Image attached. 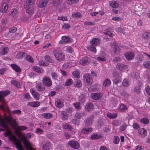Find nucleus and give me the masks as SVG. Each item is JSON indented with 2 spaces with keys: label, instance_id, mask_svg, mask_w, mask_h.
I'll list each match as a JSON object with an SVG mask.
<instances>
[{
  "label": "nucleus",
  "instance_id": "obj_1",
  "mask_svg": "<svg viewBox=\"0 0 150 150\" xmlns=\"http://www.w3.org/2000/svg\"><path fill=\"white\" fill-rule=\"evenodd\" d=\"M10 93V91L8 90L3 91H0V101L1 103V105H0V109L4 110L7 108L6 103L5 101L4 98L6 96Z\"/></svg>",
  "mask_w": 150,
  "mask_h": 150
},
{
  "label": "nucleus",
  "instance_id": "obj_2",
  "mask_svg": "<svg viewBox=\"0 0 150 150\" xmlns=\"http://www.w3.org/2000/svg\"><path fill=\"white\" fill-rule=\"evenodd\" d=\"M8 139L10 141L13 142L14 144L16 145V148L18 150H24L20 139H17L16 136L11 134Z\"/></svg>",
  "mask_w": 150,
  "mask_h": 150
},
{
  "label": "nucleus",
  "instance_id": "obj_3",
  "mask_svg": "<svg viewBox=\"0 0 150 150\" xmlns=\"http://www.w3.org/2000/svg\"><path fill=\"white\" fill-rule=\"evenodd\" d=\"M53 54L56 59L58 61H62L65 59V55L64 51L60 49L54 50Z\"/></svg>",
  "mask_w": 150,
  "mask_h": 150
},
{
  "label": "nucleus",
  "instance_id": "obj_4",
  "mask_svg": "<svg viewBox=\"0 0 150 150\" xmlns=\"http://www.w3.org/2000/svg\"><path fill=\"white\" fill-rule=\"evenodd\" d=\"M14 120L13 119V118L11 116L6 117L5 118H1V115L0 116V125L3 128H7L8 127L7 123L8 124L10 125L12 124V122Z\"/></svg>",
  "mask_w": 150,
  "mask_h": 150
},
{
  "label": "nucleus",
  "instance_id": "obj_5",
  "mask_svg": "<svg viewBox=\"0 0 150 150\" xmlns=\"http://www.w3.org/2000/svg\"><path fill=\"white\" fill-rule=\"evenodd\" d=\"M23 143L25 145L26 149L27 150H35V149L32 147L30 144L27 140V137L25 134L22 133V135L20 137Z\"/></svg>",
  "mask_w": 150,
  "mask_h": 150
},
{
  "label": "nucleus",
  "instance_id": "obj_6",
  "mask_svg": "<svg viewBox=\"0 0 150 150\" xmlns=\"http://www.w3.org/2000/svg\"><path fill=\"white\" fill-rule=\"evenodd\" d=\"M42 82L44 86L50 87L52 85V80L49 77L45 76L42 80Z\"/></svg>",
  "mask_w": 150,
  "mask_h": 150
},
{
  "label": "nucleus",
  "instance_id": "obj_7",
  "mask_svg": "<svg viewBox=\"0 0 150 150\" xmlns=\"http://www.w3.org/2000/svg\"><path fill=\"white\" fill-rule=\"evenodd\" d=\"M27 129V127L24 126H18L16 129L15 130L14 133L15 134L18 136V137H20L22 133L20 131H23Z\"/></svg>",
  "mask_w": 150,
  "mask_h": 150
},
{
  "label": "nucleus",
  "instance_id": "obj_8",
  "mask_svg": "<svg viewBox=\"0 0 150 150\" xmlns=\"http://www.w3.org/2000/svg\"><path fill=\"white\" fill-rule=\"evenodd\" d=\"M83 77L84 80L87 85H91L92 84L93 81V79L89 74H86Z\"/></svg>",
  "mask_w": 150,
  "mask_h": 150
},
{
  "label": "nucleus",
  "instance_id": "obj_9",
  "mask_svg": "<svg viewBox=\"0 0 150 150\" xmlns=\"http://www.w3.org/2000/svg\"><path fill=\"white\" fill-rule=\"evenodd\" d=\"M91 45L92 46H99L100 43V40L99 38H93L90 41Z\"/></svg>",
  "mask_w": 150,
  "mask_h": 150
},
{
  "label": "nucleus",
  "instance_id": "obj_10",
  "mask_svg": "<svg viewBox=\"0 0 150 150\" xmlns=\"http://www.w3.org/2000/svg\"><path fill=\"white\" fill-rule=\"evenodd\" d=\"M69 145L72 148L77 149L79 147V144L77 141L74 140H71L68 143Z\"/></svg>",
  "mask_w": 150,
  "mask_h": 150
},
{
  "label": "nucleus",
  "instance_id": "obj_11",
  "mask_svg": "<svg viewBox=\"0 0 150 150\" xmlns=\"http://www.w3.org/2000/svg\"><path fill=\"white\" fill-rule=\"evenodd\" d=\"M125 56L126 59L130 60L134 58L135 54L134 52H128L125 54Z\"/></svg>",
  "mask_w": 150,
  "mask_h": 150
},
{
  "label": "nucleus",
  "instance_id": "obj_12",
  "mask_svg": "<svg viewBox=\"0 0 150 150\" xmlns=\"http://www.w3.org/2000/svg\"><path fill=\"white\" fill-rule=\"evenodd\" d=\"M103 96V94L101 93H92L91 96L92 98L95 100L100 99Z\"/></svg>",
  "mask_w": 150,
  "mask_h": 150
},
{
  "label": "nucleus",
  "instance_id": "obj_13",
  "mask_svg": "<svg viewBox=\"0 0 150 150\" xmlns=\"http://www.w3.org/2000/svg\"><path fill=\"white\" fill-rule=\"evenodd\" d=\"M142 85V83L141 81H139L137 83V85L134 88V91L137 94L141 92V87Z\"/></svg>",
  "mask_w": 150,
  "mask_h": 150
},
{
  "label": "nucleus",
  "instance_id": "obj_14",
  "mask_svg": "<svg viewBox=\"0 0 150 150\" xmlns=\"http://www.w3.org/2000/svg\"><path fill=\"white\" fill-rule=\"evenodd\" d=\"M35 87L39 91H43L45 89V86L41 82H38L36 83Z\"/></svg>",
  "mask_w": 150,
  "mask_h": 150
},
{
  "label": "nucleus",
  "instance_id": "obj_15",
  "mask_svg": "<svg viewBox=\"0 0 150 150\" xmlns=\"http://www.w3.org/2000/svg\"><path fill=\"white\" fill-rule=\"evenodd\" d=\"M30 91L33 97L36 100L39 99L40 95L38 93L36 92L34 89L31 88L30 89Z\"/></svg>",
  "mask_w": 150,
  "mask_h": 150
},
{
  "label": "nucleus",
  "instance_id": "obj_16",
  "mask_svg": "<svg viewBox=\"0 0 150 150\" xmlns=\"http://www.w3.org/2000/svg\"><path fill=\"white\" fill-rule=\"evenodd\" d=\"M9 51V48L7 46H2L0 47V54L1 55L6 54Z\"/></svg>",
  "mask_w": 150,
  "mask_h": 150
},
{
  "label": "nucleus",
  "instance_id": "obj_17",
  "mask_svg": "<svg viewBox=\"0 0 150 150\" xmlns=\"http://www.w3.org/2000/svg\"><path fill=\"white\" fill-rule=\"evenodd\" d=\"M70 42V38L68 36H64L61 38V40L59 41V44H64Z\"/></svg>",
  "mask_w": 150,
  "mask_h": 150
},
{
  "label": "nucleus",
  "instance_id": "obj_18",
  "mask_svg": "<svg viewBox=\"0 0 150 150\" xmlns=\"http://www.w3.org/2000/svg\"><path fill=\"white\" fill-rule=\"evenodd\" d=\"M138 133L140 137H144L146 135L147 131L144 128H141L138 130Z\"/></svg>",
  "mask_w": 150,
  "mask_h": 150
},
{
  "label": "nucleus",
  "instance_id": "obj_19",
  "mask_svg": "<svg viewBox=\"0 0 150 150\" xmlns=\"http://www.w3.org/2000/svg\"><path fill=\"white\" fill-rule=\"evenodd\" d=\"M1 6V8L0 10V12L2 13H6L8 10V4L6 3H3Z\"/></svg>",
  "mask_w": 150,
  "mask_h": 150
},
{
  "label": "nucleus",
  "instance_id": "obj_20",
  "mask_svg": "<svg viewBox=\"0 0 150 150\" xmlns=\"http://www.w3.org/2000/svg\"><path fill=\"white\" fill-rule=\"evenodd\" d=\"M41 145L43 149L46 150H48L50 148L51 144L49 142H42Z\"/></svg>",
  "mask_w": 150,
  "mask_h": 150
},
{
  "label": "nucleus",
  "instance_id": "obj_21",
  "mask_svg": "<svg viewBox=\"0 0 150 150\" xmlns=\"http://www.w3.org/2000/svg\"><path fill=\"white\" fill-rule=\"evenodd\" d=\"M113 50L115 53L116 54H120V49L119 47L116 43H114L112 45Z\"/></svg>",
  "mask_w": 150,
  "mask_h": 150
},
{
  "label": "nucleus",
  "instance_id": "obj_22",
  "mask_svg": "<svg viewBox=\"0 0 150 150\" xmlns=\"http://www.w3.org/2000/svg\"><path fill=\"white\" fill-rule=\"evenodd\" d=\"M34 0H26L24 5V8L33 6Z\"/></svg>",
  "mask_w": 150,
  "mask_h": 150
},
{
  "label": "nucleus",
  "instance_id": "obj_23",
  "mask_svg": "<svg viewBox=\"0 0 150 150\" xmlns=\"http://www.w3.org/2000/svg\"><path fill=\"white\" fill-rule=\"evenodd\" d=\"M94 105L91 103H89L86 104L85 106V110L86 111H90L94 109Z\"/></svg>",
  "mask_w": 150,
  "mask_h": 150
},
{
  "label": "nucleus",
  "instance_id": "obj_24",
  "mask_svg": "<svg viewBox=\"0 0 150 150\" xmlns=\"http://www.w3.org/2000/svg\"><path fill=\"white\" fill-rule=\"evenodd\" d=\"M89 62L88 58L86 57H82L80 60V63L82 65H84L87 64Z\"/></svg>",
  "mask_w": 150,
  "mask_h": 150
},
{
  "label": "nucleus",
  "instance_id": "obj_25",
  "mask_svg": "<svg viewBox=\"0 0 150 150\" xmlns=\"http://www.w3.org/2000/svg\"><path fill=\"white\" fill-rule=\"evenodd\" d=\"M24 8L26 9V12L28 14L32 15L34 13V6L25 7Z\"/></svg>",
  "mask_w": 150,
  "mask_h": 150
},
{
  "label": "nucleus",
  "instance_id": "obj_26",
  "mask_svg": "<svg viewBox=\"0 0 150 150\" xmlns=\"http://www.w3.org/2000/svg\"><path fill=\"white\" fill-rule=\"evenodd\" d=\"M49 1V0H40L39 4V7L40 8L45 7Z\"/></svg>",
  "mask_w": 150,
  "mask_h": 150
},
{
  "label": "nucleus",
  "instance_id": "obj_27",
  "mask_svg": "<svg viewBox=\"0 0 150 150\" xmlns=\"http://www.w3.org/2000/svg\"><path fill=\"white\" fill-rule=\"evenodd\" d=\"M55 105L57 108H62L64 106L63 103L62 102L59 100L57 99L55 100Z\"/></svg>",
  "mask_w": 150,
  "mask_h": 150
},
{
  "label": "nucleus",
  "instance_id": "obj_28",
  "mask_svg": "<svg viewBox=\"0 0 150 150\" xmlns=\"http://www.w3.org/2000/svg\"><path fill=\"white\" fill-rule=\"evenodd\" d=\"M93 131L91 127H88L87 128L84 127L81 130V132L85 134H88L91 132Z\"/></svg>",
  "mask_w": 150,
  "mask_h": 150
},
{
  "label": "nucleus",
  "instance_id": "obj_29",
  "mask_svg": "<svg viewBox=\"0 0 150 150\" xmlns=\"http://www.w3.org/2000/svg\"><path fill=\"white\" fill-rule=\"evenodd\" d=\"M33 69L36 72L40 74L42 73L43 71V70L42 68L37 66H34Z\"/></svg>",
  "mask_w": 150,
  "mask_h": 150
},
{
  "label": "nucleus",
  "instance_id": "obj_30",
  "mask_svg": "<svg viewBox=\"0 0 150 150\" xmlns=\"http://www.w3.org/2000/svg\"><path fill=\"white\" fill-rule=\"evenodd\" d=\"M82 85L81 81L78 79L75 80L74 83V85L75 87H80Z\"/></svg>",
  "mask_w": 150,
  "mask_h": 150
},
{
  "label": "nucleus",
  "instance_id": "obj_31",
  "mask_svg": "<svg viewBox=\"0 0 150 150\" xmlns=\"http://www.w3.org/2000/svg\"><path fill=\"white\" fill-rule=\"evenodd\" d=\"M4 128L6 131V132H4V135L5 137H9V136L12 134V132L10 130L8 127H7L6 128Z\"/></svg>",
  "mask_w": 150,
  "mask_h": 150
},
{
  "label": "nucleus",
  "instance_id": "obj_32",
  "mask_svg": "<svg viewBox=\"0 0 150 150\" xmlns=\"http://www.w3.org/2000/svg\"><path fill=\"white\" fill-rule=\"evenodd\" d=\"M117 67L118 69L122 71L125 69L127 66L123 64L118 63L117 65Z\"/></svg>",
  "mask_w": 150,
  "mask_h": 150
},
{
  "label": "nucleus",
  "instance_id": "obj_33",
  "mask_svg": "<svg viewBox=\"0 0 150 150\" xmlns=\"http://www.w3.org/2000/svg\"><path fill=\"white\" fill-rule=\"evenodd\" d=\"M93 122L92 118H88L86 120L84 121V123L86 126H89L92 125Z\"/></svg>",
  "mask_w": 150,
  "mask_h": 150
},
{
  "label": "nucleus",
  "instance_id": "obj_34",
  "mask_svg": "<svg viewBox=\"0 0 150 150\" xmlns=\"http://www.w3.org/2000/svg\"><path fill=\"white\" fill-rule=\"evenodd\" d=\"M117 114L116 113H111L110 112H108L107 114V116L110 119L115 118L117 117Z\"/></svg>",
  "mask_w": 150,
  "mask_h": 150
},
{
  "label": "nucleus",
  "instance_id": "obj_35",
  "mask_svg": "<svg viewBox=\"0 0 150 150\" xmlns=\"http://www.w3.org/2000/svg\"><path fill=\"white\" fill-rule=\"evenodd\" d=\"M96 46H92L91 45H88L86 47V48L88 50L91 51L93 52L96 53V49L95 47Z\"/></svg>",
  "mask_w": 150,
  "mask_h": 150
},
{
  "label": "nucleus",
  "instance_id": "obj_36",
  "mask_svg": "<svg viewBox=\"0 0 150 150\" xmlns=\"http://www.w3.org/2000/svg\"><path fill=\"white\" fill-rule=\"evenodd\" d=\"M11 67L17 72H20L21 71V69L20 67L15 64H12L11 65Z\"/></svg>",
  "mask_w": 150,
  "mask_h": 150
},
{
  "label": "nucleus",
  "instance_id": "obj_37",
  "mask_svg": "<svg viewBox=\"0 0 150 150\" xmlns=\"http://www.w3.org/2000/svg\"><path fill=\"white\" fill-rule=\"evenodd\" d=\"M111 83V81L110 79H107L104 80L103 85L104 87H107L110 85Z\"/></svg>",
  "mask_w": 150,
  "mask_h": 150
},
{
  "label": "nucleus",
  "instance_id": "obj_38",
  "mask_svg": "<svg viewBox=\"0 0 150 150\" xmlns=\"http://www.w3.org/2000/svg\"><path fill=\"white\" fill-rule=\"evenodd\" d=\"M127 107L126 105L121 103L119 107V110L120 111H122L127 110Z\"/></svg>",
  "mask_w": 150,
  "mask_h": 150
},
{
  "label": "nucleus",
  "instance_id": "obj_39",
  "mask_svg": "<svg viewBox=\"0 0 150 150\" xmlns=\"http://www.w3.org/2000/svg\"><path fill=\"white\" fill-rule=\"evenodd\" d=\"M42 116L44 118L47 119H51L52 117V114L49 113H44L42 114Z\"/></svg>",
  "mask_w": 150,
  "mask_h": 150
},
{
  "label": "nucleus",
  "instance_id": "obj_40",
  "mask_svg": "<svg viewBox=\"0 0 150 150\" xmlns=\"http://www.w3.org/2000/svg\"><path fill=\"white\" fill-rule=\"evenodd\" d=\"M110 5L113 8H117L118 7V4L117 2L115 1H110L109 3Z\"/></svg>",
  "mask_w": 150,
  "mask_h": 150
},
{
  "label": "nucleus",
  "instance_id": "obj_41",
  "mask_svg": "<svg viewBox=\"0 0 150 150\" xmlns=\"http://www.w3.org/2000/svg\"><path fill=\"white\" fill-rule=\"evenodd\" d=\"M102 136L100 134H94L91 136V138L93 139H98L101 138Z\"/></svg>",
  "mask_w": 150,
  "mask_h": 150
},
{
  "label": "nucleus",
  "instance_id": "obj_42",
  "mask_svg": "<svg viewBox=\"0 0 150 150\" xmlns=\"http://www.w3.org/2000/svg\"><path fill=\"white\" fill-rule=\"evenodd\" d=\"M26 54L25 52H21L17 54L16 57L17 58L20 59L25 57Z\"/></svg>",
  "mask_w": 150,
  "mask_h": 150
},
{
  "label": "nucleus",
  "instance_id": "obj_43",
  "mask_svg": "<svg viewBox=\"0 0 150 150\" xmlns=\"http://www.w3.org/2000/svg\"><path fill=\"white\" fill-rule=\"evenodd\" d=\"M62 2V0H53L52 4L54 6H59Z\"/></svg>",
  "mask_w": 150,
  "mask_h": 150
},
{
  "label": "nucleus",
  "instance_id": "obj_44",
  "mask_svg": "<svg viewBox=\"0 0 150 150\" xmlns=\"http://www.w3.org/2000/svg\"><path fill=\"white\" fill-rule=\"evenodd\" d=\"M50 74L52 78L54 80L57 79L58 76L57 74L55 72H51Z\"/></svg>",
  "mask_w": 150,
  "mask_h": 150
},
{
  "label": "nucleus",
  "instance_id": "obj_45",
  "mask_svg": "<svg viewBox=\"0 0 150 150\" xmlns=\"http://www.w3.org/2000/svg\"><path fill=\"white\" fill-rule=\"evenodd\" d=\"M25 60L29 62L33 63L34 62L33 58L30 55L26 54Z\"/></svg>",
  "mask_w": 150,
  "mask_h": 150
},
{
  "label": "nucleus",
  "instance_id": "obj_46",
  "mask_svg": "<svg viewBox=\"0 0 150 150\" xmlns=\"http://www.w3.org/2000/svg\"><path fill=\"white\" fill-rule=\"evenodd\" d=\"M122 84L124 86H128L130 85V82L128 79H124L123 81Z\"/></svg>",
  "mask_w": 150,
  "mask_h": 150
},
{
  "label": "nucleus",
  "instance_id": "obj_47",
  "mask_svg": "<svg viewBox=\"0 0 150 150\" xmlns=\"http://www.w3.org/2000/svg\"><path fill=\"white\" fill-rule=\"evenodd\" d=\"M72 16L74 18H80L82 17L81 14L79 12H76L72 14Z\"/></svg>",
  "mask_w": 150,
  "mask_h": 150
},
{
  "label": "nucleus",
  "instance_id": "obj_48",
  "mask_svg": "<svg viewBox=\"0 0 150 150\" xmlns=\"http://www.w3.org/2000/svg\"><path fill=\"white\" fill-rule=\"evenodd\" d=\"M72 74L73 76L76 78H79L80 77V74L78 70H76L73 71Z\"/></svg>",
  "mask_w": 150,
  "mask_h": 150
},
{
  "label": "nucleus",
  "instance_id": "obj_49",
  "mask_svg": "<svg viewBox=\"0 0 150 150\" xmlns=\"http://www.w3.org/2000/svg\"><path fill=\"white\" fill-rule=\"evenodd\" d=\"M142 36L143 38L145 39H150V33H144L143 34Z\"/></svg>",
  "mask_w": 150,
  "mask_h": 150
},
{
  "label": "nucleus",
  "instance_id": "obj_50",
  "mask_svg": "<svg viewBox=\"0 0 150 150\" xmlns=\"http://www.w3.org/2000/svg\"><path fill=\"white\" fill-rule=\"evenodd\" d=\"M132 76L134 78L137 79L139 78V76L138 73L134 72H132L131 73Z\"/></svg>",
  "mask_w": 150,
  "mask_h": 150
},
{
  "label": "nucleus",
  "instance_id": "obj_51",
  "mask_svg": "<svg viewBox=\"0 0 150 150\" xmlns=\"http://www.w3.org/2000/svg\"><path fill=\"white\" fill-rule=\"evenodd\" d=\"M113 125L114 126H119L121 123L120 121L118 120H114L112 123Z\"/></svg>",
  "mask_w": 150,
  "mask_h": 150
},
{
  "label": "nucleus",
  "instance_id": "obj_52",
  "mask_svg": "<svg viewBox=\"0 0 150 150\" xmlns=\"http://www.w3.org/2000/svg\"><path fill=\"white\" fill-rule=\"evenodd\" d=\"M11 83L14 85L16 87L18 88L20 87V83L16 80H13L11 81Z\"/></svg>",
  "mask_w": 150,
  "mask_h": 150
},
{
  "label": "nucleus",
  "instance_id": "obj_53",
  "mask_svg": "<svg viewBox=\"0 0 150 150\" xmlns=\"http://www.w3.org/2000/svg\"><path fill=\"white\" fill-rule=\"evenodd\" d=\"M96 59L100 62L105 61H106V59L104 56H99Z\"/></svg>",
  "mask_w": 150,
  "mask_h": 150
},
{
  "label": "nucleus",
  "instance_id": "obj_54",
  "mask_svg": "<svg viewBox=\"0 0 150 150\" xmlns=\"http://www.w3.org/2000/svg\"><path fill=\"white\" fill-rule=\"evenodd\" d=\"M60 114L61 115L62 117L64 120H66L67 119V114L64 111H61Z\"/></svg>",
  "mask_w": 150,
  "mask_h": 150
},
{
  "label": "nucleus",
  "instance_id": "obj_55",
  "mask_svg": "<svg viewBox=\"0 0 150 150\" xmlns=\"http://www.w3.org/2000/svg\"><path fill=\"white\" fill-rule=\"evenodd\" d=\"M140 122L143 124L146 125L149 123V120L148 118L145 117L142 119Z\"/></svg>",
  "mask_w": 150,
  "mask_h": 150
},
{
  "label": "nucleus",
  "instance_id": "obj_56",
  "mask_svg": "<svg viewBox=\"0 0 150 150\" xmlns=\"http://www.w3.org/2000/svg\"><path fill=\"white\" fill-rule=\"evenodd\" d=\"M112 76L113 79H117L120 77V74L118 73L115 71H113Z\"/></svg>",
  "mask_w": 150,
  "mask_h": 150
},
{
  "label": "nucleus",
  "instance_id": "obj_57",
  "mask_svg": "<svg viewBox=\"0 0 150 150\" xmlns=\"http://www.w3.org/2000/svg\"><path fill=\"white\" fill-rule=\"evenodd\" d=\"M79 0H67V4H74L77 3Z\"/></svg>",
  "mask_w": 150,
  "mask_h": 150
},
{
  "label": "nucleus",
  "instance_id": "obj_58",
  "mask_svg": "<svg viewBox=\"0 0 150 150\" xmlns=\"http://www.w3.org/2000/svg\"><path fill=\"white\" fill-rule=\"evenodd\" d=\"M114 138L113 142L115 144H118L120 140L119 137L117 136H115Z\"/></svg>",
  "mask_w": 150,
  "mask_h": 150
},
{
  "label": "nucleus",
  "instance_id": "obj_59",
  "mask_svg": "<svg viewBox=\"0 0 150 150\" xmlns=\"http://www.w3.org/2000/svg\"><path fill=\"white\" fill-rule=\"evenodd\" d=\"M66 50L68 53L70 54L73 52L74 51L73 49L70 46L67 47L66 48Z\"/></svg>",
  "mask_w": 150,
  "mask_h": 150
},
{
  "label": "nucleus",
  "instance_id": "obj_60",
  "mask_svg": "<svg viewBox=\"0 0 150 150\" xmlns=\"http://www.w3.org/2000/svg\"><path fill=\"white\" fill-rule=\"evenodd\" d=\"M73 83L72 80L71 79H69L67 80L65 83V85L66 86H69Z\"/></svg>",
  "mask_w": 150,
  "mask_h": 150
},
{
  "label": "nucleus",
  "instance_id": "obj_61",
  "mask_svg": "<svg viewBox=\"0 0 150 150\" xmlns=\"http://www.w3.org/2000/svg\"><path fill=\"white\" fill-rule=\"evenodd\" d=\"M17 28L15 27H12L9 30V32L10 33H13L16 31Z\"/></svg>",
  "mask_w": 150,
  "mask_h": 150
},
{
  "label": "nucleus",
  "instance_id": "obj_62",
  "mask_svg": "<svg viewBox=\"0 0 150 150\" xmlns=\"http://www.w3.org/2000/svg\"><path fill=\"white\" fill-rule=\"evenodd\" d=\"M17 125L18 124L16 121L14 120L12 122V124L10 125L12 126L14 129H16L17 128L16 127L17 126Z\"/></svg>",
  "mask_w": 150,
  "mask_h": 150
},
{
  "label": "nucleus",
  "instance_id": "obj_63",
  "mask_svg": "<svg viewBox=\"0 0 150 150\" xmlns=\"http://www.w3.org/2000/svg\"><path fill=\"white\" fill-rule=\"evenodd\" d=\"M75 116L77 119H80L82 117V113L79 112H77L75 113Z\"/></svg>",
  "mask_w": 150,
  "mask_h": 150
},
{
  "label": "nucleus",
  "instance_id": "obj_64",
  "mask_svg": "<svg viewBox=\"0 0 150 150\" xmlns=\"http://www.w3.org/2000/svg\"><path fill=\"white\" fill-rule=\"evenodd\" d=\"M143 66L146 68H150V62L149 61L144 62L143 63Z\"/></svg>",
  "mask_w": 150,
  "mask_h": 150
}]
</instances>
